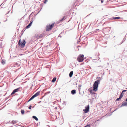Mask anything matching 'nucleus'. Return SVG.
I'll use <instances>...</instances> for the list:
<instances>
[{"label":"nucleus","mask_w":127,"mask_h":127,"mask_svg":"<svg viewBox=\"0 0 127 127\" xmlns=\"http://www.w3.org/2000/svg\"><path fill=\"white\" fill-rule=\"evenodd\" d=\"M103 2V1H101V3H102V2Z\"/></svg>","instance_id":"nucleus-32"},{"label":"nucleus","mask_w":127,"mask_h":127,"mask_svg":"<svg viewBox=\"0 0 127 127\" xmlns=\"http://www.w3.org/2000/svg\"><path fill=\"white\" fill-rule=\"evenodd\" d=\"M47 0H45L44 1V3H46V2L47 1Z\"/></svg>","instance_id":"nucleus-27"},{"label":"nucleus","mask_w":127,"mask_h":127,"mask_svg":"<svg viewBox=\"0 0 127 127\" xmlns=\"http://www.w3.org/2000/svg\"><path fill=\"white\" fill-rule=\"evenodd\" d=\"M126 91H127L126 90H124L123 91H122V92L121 94L120 95V96H121V97H122L124 95V93H123L124 92H126Z\"/></svg>","instance_id":"nucleus-9"},{"label":"nucleus","mask_w":127,"mask_h":127,"mask_svg":"<svg viewBox=\"0 0 127 127\" xmlns=\"http://www.w3.org/2000/svg\"><path fill=\"white\" fill-rule=\"evenodd\" d=\"M84 127H90V125L89 124L88 125H86Z\"/></svg>","instance_id":"nucleus-25"},{"label":"nucleus","mask_w":127,"mask_h":127,"mask_svg":"<svg viewBox=\"0 0 127 127\" xmlns=\"http://www.w3.org/2000/svg\"><path fill=\"white\" fill-rule=\"evenodd\" d=\"M35 97L34 96V95H32L30 98L29 99V100L28 101V102H29L30 101H31V100H32L33 99L34 97Z\"/></svg>","instance_id":"nucleus-15"},{"label":"nucleus","mask_w":127,"mask_h":127,"mask_svg":"<svg viewBox=\"0 0 127 127\" xmlns=\"http://www.w3.org/2000/svg\"><path fill=\"white\" fill-rule=\"evenodd\" d=\"M31 15H30L29 16H30Z\"/></svg>","instance_id":"nucleus-35"},{"label":"nucleus","mask_w":127,"mask_h":127,"mask_svg":"<svg viewBox=\"0 0 127 127\" xmlns=\"http://www.w3.org/2000/svg\"><path fill=\"white\" fill-rule=\"evenodd\" d=\"M84 55H80L78 57L77 60L79 62H82L84 60Z\"/></svg>","instance_id":"nucleus-3"},{"label":"nucleus","mask_w":127,"mask_h":127,"mask_svg":"<svg viewBox=\"0 0 127 127\" xmlns=\"http://www.w3.org/2000/svg\"><path fill=\"white\" fill-rule=\"evenodd\" d=\"M7 19L6 20H5V21H4V22H5L6 21H7Z\"/></svg>","instance_id":"nucleus-30"},{"label":"nucleus","mask_w":127,"mask_h":127,"mask_svg":"<svg viewBox=\"0 0 127 127\" xmlns=\"http://www.w3.org/2000/svg\"><path fill=\"white\" fill-rule=\"evenodd\" d=\"M54 23L49 26H47L46 27V30L47 31H48L51 30L53 27Z\"/></svg>","instance_id":"nucleus-4"},{"label":"nucleus","mask_w":127,"mask_h":127,"mask_svg":"<svg viewBox=\"0 0 127 127\" xmlns=\"http://www.w3.org/2000/svg\"><path fill=\"white\" fill-rule=\"evenodd\" d=\"M40 94V92H37L34 95V96L35 97L38 96Z\"/></svg>","instance_id":"nucleus-11"},{"label":"nucleus","mask_w":127,"mask_h":127,"mask_svg":"<svg viewBox=\"0 0 127 127\" xmlns=\"http://www.w3.org/2000/svg\"><path fill=\"white\" fill-rule=\"evenodd\" d=\"M1 63L2 64H4L5 63V62L4 61L2 60Z\"/></svg>","instance_id":"nucleus-22"},{"label":"nucleus","mask_w":127,"mask_h":127,"mask_svg":"<svg viewBox=\"0 0 127 127\" xmlns=\"http://www.w3.org/2000/svg\"><path fill=\"white\" fill-rule=\"evenodd\" d=\"M59 37H60L61 38L62 37V36L60 35V34H59L58 36Z\"/></svg>","instance_id":"nucleus-28"},{"label":"nucleus","mask_w":127,"mask_h":127,"mask_svg":"<svg viewBox=\"0 0 127 127\" xmlns=\"http://www.w3.org/2000/svg\"><path fill=\"white\" fill-rule=\"evenodd\" d=\"M81 86H82L81 84H80L78 85V87L81 88Z\"/></svg>","instance_id":"nucleus-26"},{"label":"nucleus","mask_w":127,"mask_h":127,"mask_svg":"<svg viewBox=\"0 0 127 127\" xmlns=\"http://www.w3.org/2000/svg\"><path fill=\"white\" fill-rule=\"evenodd\" d=\"M126 101H127V99H126Z\"/></svg>","instance_id":"nucleus-31"},{"label":"nucleus","mask_w":127,"mask_h":127,"mask_svg":"<svg viewBox=\"0 0 127 127\" xmlns=\"http://www.w3.org/2000/svg\"><path fill=\"white\" fill-rule=\"evenodd\" d=\"M78 91H79V94H80L81 88L78 87Z\"/></svg>","instance_id":"nucleus-23"},{"label":"nucleus","mask_w":127,"mask_h":127,"mask_svg":"<svg viewBox=\"0 0 127 127\" xmlns=\"http://www.w3.org/2000/svg\"><path fill=\"white\" fill-rule=\"evenodd\" d=\"M122 97H121V96H120L119 97V98H117L116 99V100L117 101H118Z\"/></svg>","instance_id":"nucleus-21"},{"label":"nucleus","mask_w":127,"mask_h":127,"mask_svg":"<svg viewBox=\"0 0 127 127\" xmlns=\"http://www.w3.org/2000/svg\"><path fill=\"white\" fill-rule=\"evenodd\" d=\"M122 105L123 106H127V102H125L123 103L122 104Z\"/></svg>","instance_id":"nucleus-19"},{"label":"nucleus","mask_w":127,"mask_h":127,"mask_svg":"<svg viewBox=\"0 0 127 127\" xmlns=\"http://www.w3.org/2000/svg\"><path fill=\"white\" fill-rule=\"evenodd\" d=\"M88 91L90 93V94L92 95L93 94H95V82L94 83L93 90L92 88H90L89 89Z\"/></svg>","instance_id":"nucleus-1"},{"label":"nucleus","mask_w":127,"mask_h":127,"mask_svg":"<svg viewBox=\"0 0 127 127\" xmlns=\"http://www.w3.org/2000/svg\"><path fill=\"white\" fill-rule=\"evenodd\" d=\"M66 19V18H65V17L64 16V17L62 19L60 20V21L61 22L63 21L64 20Z\"/></svg>","instance_id":"nucleus-20"},{"label":"nucleus","mask_w":127,"mask_h":127,"mask_svg":"<svg viewBox=\"0 0 127 127\" xmlns=\"http://www.w3.org/2000/svg\"><path fill=\"white\" fill-rule=\"evenodd\" d=\"M9 11H8V12H7V14H8V13H9Z\"/></svg>","instance_id":"nucleus-29"},{"label":"nucleus","mask_w":127,"mask_h":127,"mask_svg":"<svg viewBox=\"0 0 127 127\" xmlns=\"http://www.w3.org/2000/svg\"><path fill=\"white\" fill-rule=\"evenodd\" d=\"M32 107L31 105H30L29 107V109H32L31 107Z\"/></svg>","instance_id":"nucleus-24"},{"label":"nucleus","mask_w":127,"mask_h":127,"mask_svg":"<svg viewBox=\"0 0 127 127\" xmlns=\"http://www.w3.org/2000/svg\"><path fill=\"white\" fill-rule=\"evenodd\" d=\"M32 118L35 119L36 121H38V120L37 118L35 116H32Z\"/></svg>","instance_id":"nucleus-16"},{"label":"nucleus","mask_w":127,"mask_h":127,"mask_svg":"<svg viewBox=\"0 0 127 127\" xmlns=\"http://www.w3.org/2000/svg\"><path fill=\"white\" fill-rule=\"evenodd\" d=\"M122 19L121 18L118 17H115L112 18V19L115 20L116 19Z\"/></svg>","instance_id":"nucleus-14"},{"label":"nucleus","mask_w":127,"mask_h":127,"mask_svg":"<svg viewBox=\"0 0 127 127\" xmlns=\"http://www.w3.org/2000/svg\"><path fill=\"white\" fill-rule=\"evenodd\" d=\"M101 80V78H99V79L96 81V91H97V88L98 87V84L99 83L100 81Z\"/></svg>","instance_id":"nucleus-6"},{"label":"nucleus","mask_w":127,"mask_h":127,"mask_svg":"<svg viewBox=\"0 0 127 127\" xmlns=\"http://www.w3.org/2000/svg\"><path fill=\"white\" fill-rule=\"evenodd\" d=\"M85 109L83 110L84 113H87L89 111L90 108L89 105H88L87 106L85 107Z\"/></svg>","instance_id":"nucleus-5"},{"label":"nucleus","mask_w":127,"mask_h":127,"mask_svg":"<svg viewBox=\"0 0 127 127\" xmlns=\"http://www.w3.org/2000/svg\"><path fill=\"white\" fill-rule=\"evenodd\" d=\"M56 79V77H54L53 78V79L52 81V82H54L55 81Z\"/></svg>","instance_id":"nucleus-17"},{"label":"nucleus","mask_w":127,"mask_h":127,"mask_svg":"<svg viewBox=\"0 0 127 127\" xmlns=\"http://www.w3.org/2000/svg\"><path fill=\"white\" fill-rule=\"evenodd\" d=\"M75 127H77V126H76Z\"/></svg>","instance_id":"nucleus-34"},{"label":"nucleus","mask_w":127,"mask_h":127,"mask_svg":"<svg viewBox=\"0 0 127 127\" xmlns=\"http://www.w3.org/2000/svg\"><path fill=\"white\" fill-rule=\"evenodd\" d=\"M26 43V41L24 39L23 41L21 43V39H20L18 42V45L19 46L22 48L24 47Z\"/></svg>","instance_id":"nucleus-2"},{"label":"nucleus","mask_w":127,"mask_h":127,"mask_svg":"<svg viewBox=\"0 0 127 127\" xmlns=\"http://www.w3.org/2000/svg\"><path fill=\"white\" fill-rule=\"evenodd\" d=\"M21 114L22 115H23L24 114V113H25V111L24 110H23V109L21 110Z\"/></svg>","instance_id":"nucleus-18"},{"label":"nucleus","mask_w":127,"mask_h":127,"mask_svg":"<svg viewBox=\"0 0 127 127\" xmlns=\"http://www.w3.org/2000/svg\"><path fill=\"white\" fill-rule=\"evenodd\" d=\"M76 93V90H72L71 92V94L73 95H74Z\"/></svg>","instance_id":"nucleus-10"},{"label":"nucleus","mask_w":127,"mask_h":127,"mask_svg":"<svg viewBox=\"0 0 127 127\" xmlns=\"http://www.w3.org/2000/svg\"><path fill=\"white\" fill-rule=\"evenodd\" d=\"M18 122V121L17 120H16V121H12L11 123H11V124H16L17 123V122Z\"/></svg>","instance_id":"nucleus-12"},{"label":"nucleus","mask_w":127,"mask_h":127,"mask_svg":"<svg viewBox=\"0 0 127 127\" xmlns=\"http://www.w3.org/2000/svg\"><path fill=\"white\" fill-rule=\"evenodd\" d=\"M33 107V108H34V106H33V107Z\"/></svg>","instance_id":"nucleus-33"},{"label":"nucleus","mask_w":127,"mask_h":127,"mask_svg":"<svg viewBox=\"0 0 127 127\" xmlns=\"http://www.w3.org/2000/svg\"><path fill=\"white\" fill-rule=\"evenodd\" d=\"M33 22L32 21L30 22V23L26 27V28L27 29L30 28Z\"/></svg>","instance_id":"nucleus-8"},{"label":"nucleus","mask_w":127,"mask_h":127,"mask_svg":"<svg viewBox=\"0 0 127 127\" xmlns=\"http://www.w3.org/2000/svg\"><path fill=\"white\" fill-rule=\"evenodd\" d=\"M20 87H19L18 88H17L16 89H15L12 92L11 94V95H12L13 94H14L15 93L17 92H18V90L20 89Z\"/></svg>","instance_id":"nucleus-7"},{"label":"nucleus","mask_w":127,"mask_h":127,"mask_svg":"<svg viewBox=\"0 0 127 127\" xmlns=\"http://www.w3.org/2000/svg\"><path fill=\"white\" fill-rule=\"evenodd\" d=\"M73 74V71H71L69 74V76L70 77H72Z\"/></svg>","instance_id":"nucleus-13"}]
</instances>
